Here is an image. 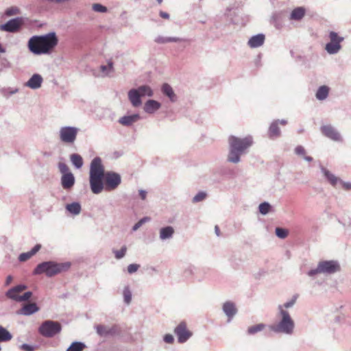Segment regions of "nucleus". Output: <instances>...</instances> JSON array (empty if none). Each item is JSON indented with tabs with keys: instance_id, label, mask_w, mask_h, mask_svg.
Returning a JSON list of instances; mask_svg holds the SVG:
<instances>
[{
	"instance_id": "nucleus-1",
	"label": "nucleus",
	"mask_w": 351,
	"mask_h": 351,
	"mask_svg": "<svg viewBox=\"0 0 351 351\" xmlns=\"http://www.w3.org/2000/svg\"><path fill=\"white\" fill-rule=\"evenodd\" d=\"M121 182V176L114 171H105L100 157H95L90 162L89 183L94 194L100 193L104 189L106 191L114 190Z\"/></svg>"
},
{
	"instance_id": "nucleus-2",
	"label": "nucleus",
	"mask_w": 351,
	"mask_h": 351,
	"mask_svg": "<svg viewBox=\"0 0 351 351\" xmlns=\"http://www.w3.org/2000/svg\"><path fill=\"white\" fill-rule=\"evenodd\" d=\"M58 43V38L53 32L45 35L33 36L28 41V49L35 55L49 54Z\"/></svg>"
},
{
	"instance_id": "nucleus-3",
	"label": "nucleus",
	"mask_w": 351,
	"mask_h": 351,
	"mask_svg": "<svg viewBox=\"0 0 351 351\" xmlns=\"http://www.w3.org/2000/svg\"><path fill=\"white\" fill-rule=\"evenodd\" d=\"M252 145V138L247 136L243 138L231 136L229 138L230 150L227 160L237 164L240 162L241 156L245 150Z\"/></svg>"
},
{
	"instance_id": "nucleus-4",
	"label": "nucleus",
	"mask_w": 351,
	"mask_h": 351,
	"mask_svg": "<svg viewBox=\"0 0 351 351\" xmlns=\"http://www.w3.org/2000/svg\"><path fill=\"white\" fill-rule=\"evenodd\" d=\"M71 267L69 262L57 263L55 261H45L39 263L34 269V275L45 274L47 277H52L63 271H67Z\"/></svg>"
},
{
	"instance_id": "nucleus-5",
	"label": "nucleus",
	"mask_w": 351,
	"mask_h": 351,
	"mask_svg": "<svg viewBox=\"0 0 351 351\" xmlns=\"http://www.w3.org/2000/svg\"><path fill=\"white\" fill-rule=\"evenodd\" d=\"M281 319L276 324L269 326V329L276 333L292 335L295 328L294 321L291 317L289 312L282 308V306H278Z\"/></svg>"
},
{
	"instance_id": "nucleus-6",
	"label": "nucleus",
	"mask_w": 351,
	"mask_h": 351,
	"mask_svg": "<svg viewBox=\"0 0 351 351\" xmlns=\"http://www.w3.org/2000/svg\"><path fill=\"white\" fill-rule=\"evenodd\" d=\"M341 267L337 261H322L318 263L316 268L309 270L307 275L310 277H315L319 274L330 275L339 271Z\"/></svg>"
},
{
	"instance_id": "nucleus-7",
	"label": "nucleus",
	"mask_w": 351,
	"mask_h": 351,
	"mask_svg": "<svg viewBox=\"0 0 351 351\" xmlns=\"http://www.w3.org/2000/svg\"><path fill=\"white\" fill-rule=\"evenodd\" d=\"M153 94V90L147 85H142L136 88H132L128 93V97L132 107L138 108L142 106V98L150 97Z\"/></svg>"
},
{
	"instance_id": "nucleus-8",
	"label": "nucleus",
	"mask_w": 351,
	"mask_h": 351,
	"mask_svg": "<svg viewBox=\"0 0 351 351\" xmlns=\"http://www.w3.org/2000/svg\"><path fill=\"white\" fill-rule=\"evenodd\" d=\"M62 330V326L58 322L46 320L38 328L39 333L47 338H51L59 334Z\"/></svg>"
},
{
	"instance_id": "nucleus-9",
	"label": "nucleus",
	"mask_w": 351,
	"mask_h": 351,
	"mask_svg": "<svg viewBox=\"0 0 351 351\" xmlns=\"http://www.w3.org/2000/svg\"><path fill=\"white\" fill-rule=\"evenodd\" d=\"M328 38L330 41L326 44L325 50L328 54H337L341 49V43L344 40V38L339 36L334 31L329 32Z\"/></svg>"
},
{
	"instance_id": "nucleus-10",
	"label": "nucleus",
	"mask_w": 351,
	"mask_h": 351,
	"mask_svg": "<svg viewBox=\"0 0 351 351\" xmlns=\"http://www.w3.org/2000/svg\"><path fill=\"white\" fill-rule=\"evenodd\" d=\"M79 130L74 126H62L59 130V138L64 144L72 145L77 139Z\"/></svg>"
},
{
	"instance_id": "nucleus-11",
	"label": "nucleus",
	"mask_w": 351,
	"mask_h": 351,
	"mask_svg": "<svg viewBox=\"0 0 351 351\" xmlns=\"http://www.w3.org/2000/svg\"><path fill=\"white\" fill-rule=\"evenodd\" d=\"M174 333L178 337V341L180 343L186 342L192 336V332L186 328L184 322H180L174 329Z\"/></svg>"
},
{
	"instance_id": "nucleus-12",
	"label": "nucleus",
	"mask_w": 351,
	"mask_h": 351,
	"mask_svg": "<svg viewBox=\"0 0 351 351\" xmlns=\"http://www.w3.org/2000/svg\"><path fill=\"white\" fill-rule=\"evenodd\" d=\"M97 333L104 337L115 336L120 333V329L118 326L114 325L111 327L99 324L95 326Z\"/></svg>"
},
{
	"instance_id": "nucleus-13",
	"label": "nucleus",
	"mask_w": 351,
	"mask_h": 351,
	"mask_svg": "<svg viewBox=\"0 0 351 351\" xmlns=\"http://www.w3.org/2000/svg\"><path fill=\"white\" fill-rule=\"evenodd\" d=\"M23 24V20L20 17H16L9 20L5 23L0 26V29L7 32H16L19 30Z\"/></svg>"
},
{
	"instance_id": "nucleus-14",
	"label": "nucleus",
	"mask_w": 351,
	"mask_h": 351,
	"mask_svg": "<svg viewBox=\"0 0 351 351\" xmlns=\"http://www.w3.org/2000/svg\"><path fill=\"white\" fill-rule=\"evenodd\" d=\"M27 289V285L19 284L13 287L10 288L5 293V296L11 300L19 302L20 293Z\"/></svg>"
},
{
	"instance_id": "nucleus-15",
	"label": "nucleus",
	"mask_w": 351,
	"mask_h": 351,
	"mask_svg": "<svg viewBox=\"0 0 351 351\" xmlns=\"http://www.w3.org/2000/svg\"><path fill=\"white\" fill-rule=\"evenodd\" d=\"M320 130L325 136L332 141H339L341 140L339 132L331 125H322Z\"/></svg>"
},
{
	"instance_id": "nucleus-16",
	"label": "nucleus",
	"mask_w": 351,
	"mask_h": 351,
	"mask_svg": "<svg viewBox=\"0 0 351 351\" xmlns=\"http://www.w3.org/2000/svg\"><path fill=\"white\" fill-rule=\"evenodd\" d=\"M114 71L113 62L111 60L108 62L106 65H101L99 66V71H94L93 75L96 77H105L109 76V75Z\"/></svg>"
},
{
	"instance_id": "nucleus-17",
	"label": "nucleus",
	"mask_w": 351,
	"mask_h": 351,
	"mask_svg": "<svg viewBox=\"0 0 351 351\" xmlns=\"http://www.w3.org/2000/svg\"><path fill=\"white\" fill-rule=\"evenodd\" d=\"M43 82V77L38 73L32 75L27 82L25 83V86L30 88L33 90L38 89L41 87Z\"/></svg>"
},
{
	"instance_id": "nucleus-18",
	"label": "nucleus",
	"mask_w": 351,
	"mask_h": 351,
	"mask_svg": "<svg viewBox=\"0 0 351 351\" xmlns=\"http://www.w3.org/2000/svg\"><path fill=\"white\" fill-rule=\"evenodd\" d=\"M319 167L324 178L330 183L331 186L335 187L337 183L340 182L341 178L337 177L335 175L332 173L329 170H328L321 164H319Z\"/></svg>"
},
{
	"instance_id": "nucleus-19",
	"label": "nucleus",
	"mask_w": 351,
	"mask_h": 351,
	"mask_svg": "<svg viewBox=\"0 0 351 351\" xmlns=\"http://www.w3.org/2000/svg\"><path fill=\"white\" fill-rule=\"evenodd\" d=\"M60 182L61 185L64 190H71L75 182V176L73 173L62 175Z\"/></svg>"
},
{
	"instance_id": "nucleus-20",
	"label": "nucleus",
	"mask_w": 351,
	"mask_h": 351,
	"mask_svg": "<svg viewBox=\"0 0 351 351\" xmlns=\"http://www.w3.org/2000/svg\"><path fill=\"white\" fill-rule=\"evenodd\" d=\"M161 92L162 95L167 97L169 101L176 103L178 101V96L175 93L173 88L167 83H164L161 86Z\"/></svg>"
},
{
	"instance_id": "nucleus-21",
	"label": "nucleus",
	"mask_w": 351,
	"mask_h": 351,
	"mask_svg": "<svg viewBox=\"0 0 351 351\" xmlns=\"http://www.w3.org/2000/svg\"><path fill=\"white\" fill-rule=\"evenodd\" d=\"M280 119L274 120L270 124L268 129V136L271 139H276L281 135V131L279 128Z\"/></svg>"
},
{
	"instance_id": "nucleus-22",
	"label": "nucleus",
	"mask_w": 351,
	"mask_h": 351,
	"mask_svg": "<svg viewBox=\"0 0 351 351\" xmlns=\"http://www.w3.org/2000/svg\"><path fill=\"white\" fill-rule=\"evenodd\" d=\"M222 309L223 313L228 317L229 321H230L237 313V309L235 306L234 303L230 301L226 302L223 304Z\"/></svg>"
},
{
	"instance_id": "nucleus-23",
	"label": "nucleus",
	"mask_w": 351,
	"mask_h": 351,
	"mask_svg": "<svg viewBox=\"0 0 351 351\" xmlns=\"http://www.w3.org/2000/svg\"><path fill=\"white\" fill-rule=\"evenodd\" d=\"M265 36L263 34L252 36L248 40L247 45L251 48H257L264 44Z\"/></svg>"
},
{
	"instance_id": "nucleus-24",
	"label": "nucleus",
	"mask_w": 351,
	"mask_h": 351,
	"mask_svg": "<svg viewBox=\"0 0 351 351\" xmlns=\"http://www.w3.org/2000/svg\"><path fill=\"white\" fill-rule=\"evenodd\" d=\"M39 311L36 303H27L23 305V306L19 311V313L21 315L29 316Z\"/></svg>"
},
{
	"instance_id": "nucleus-25",
	"label": "nucleus",
	"mask_w": 351,
	"mask_h": 351,
	"mask_svg": "<svg viewBox=\"0 0 351 351\" xmlns=\"http://www.w3.org/2000/svg\"><path fill=\"white\" fill-rule=\"evenodd\" d=\"M140 118V116L138 114H134L131 115H125L122 117H121L119 119V123L124 126H130L134 123L137 121Z\"/></svg>"
},
{
	"instance_id": "nucleus-26",
	"label": "nucleus",
	"mask_w": 351,
	"mask_h": 351,
	"mask_svg": "<svg viewBox=\"0 0 351 351\" xmlns=\"http://www.w3.org/2000/svg\"><path fill=\"white\" fill-rule=\"evenodd\" d=\"M66 210L71 215L76 216L80 215L82 211L81 204L77 202H73L70 204H66L65 206Z\"/></svg>"
},
{
	"instance_id": "nucleus-27",
	"label": "nucleus",
	"mask_w": 351,
	"mask_h": 351,
	"mask_svg": "<svg viewBox=\"0 0 351 351\" xmlns=\"http://www.w3.org/2000/svg\"><path fill=\"white\" fill-rule=\"evenodd\" d=\"M41 248L40 244H36L34 247L29 252L21 253L19 256V261L20 262H25L29 259L32 256L36 254Z\"/></svg>"
},
{
	"instance_id": "nucleus-28",
	"label": "nucleus",
	"mask_w": 351,
	"mask_h": 351,
	"mask_svg": "<svg viewBox=\"0 0 351 351\" xmlns=\"http://www.w3.org/2000/svg\"><path fill=\"white\" fill-rule=\"evenodd\" d=\"M305 8L298 7L293 9L290 14V19L294 21H300L305 15Z\"/></svg>"
},
{
	"instance_id": "nucleus-29",
	"label": "nucleus",
	"mask_w": 351,
	"mask_h": 351,
	"mask_svg": "<svg viewBox=\"0 0 351 351\" xmlns=\"http://www.w3.org/2000/svg\"><path fill=\"white\" fill-rule=\"evenodd\" d=\"M174 229L171 226L162 228L160 230V238L162 240L168 239L172 237Z\"/></svg>"
},
{
	"instance_id": "nucleus-30",
	"label": "nucleus",
	"mask_w": 351,
	"mask_h": 351,
	"mask_svg": "<svg viewBox=\"0 0 351 351\" xmlns=\"http://www.w3.org/2000/svg\"><path fill=\"white\" fill-rule=\"evenodd\" d=\"M328 93L329 88L326 86H322L318 88L315 94V97L319 101H323L328 97Z\"/></svg>"
},
{
	"instance_id": "nucleus-31",
	"label": "nucleus",
	"mask_w": 351,
	"mask_h": 351,
	"mask_svg": "<svg viewBox=\"0 0 351 351\" xmlns=\"http://www.w3.org/2000/svg\"><path fill=\"white\" fill-rule=\"evenodd\" d=\"M185 39L180 38L178 37H163V36H158L155 39V42L158 43L164 44L167 43H178L182 41H185Z\"/></svg>"
},
{
	"instance_id": "nucleus-32",
	"label": "nucleus",
	"mask_w": 351,
	"mask_h": 351,
	"mask_svg": "<svg viewBox=\"0 0 351 351\" xmlns=\"http://www.w3.org/2000/svg\"><path fill=\"white\" fill-rule=\"evenodd\" d=\"M70 160L73 165L76 169H80L83 166V158L82 157L78 154H73L70 156Z\"/></svg>"
},
{
	"instance_id": "nucleus-33",
	"label": "nucleus",
	"mask_w": 351,
	"mask_h": 351,
	"mask_svg": "<svg viewBox=\"0 0 351 351\" xmlns=\"http://www.w3.org/2000/svg\"><path fill=\"white\" fill-rule=\"evenodd\" d=\"M265 327L266 325L263 323L254 325L247 328V333L249 335H253L258 332L262 331L263 329H265Z\"/></svg>"
},
{
	"instance_id": "nucleus-34",
	"label": "nucleus",
	"mask_w": 351,
	"mask_h": 351,
	"mask_svg": "<svg viewBox=\"0 0 351 351\" xmlns=\"http://www.w3.org/2000/svg\"><path fill=\"white\" fill-rule=\"evenodd\" d=\"M86 345L83 342L74 341L66 349V351H83Z\"/></svg>"
},
{
	"instance_id": "nucleus-35",
	"label": "nucleus",
	"mask_w": 351,
	"mask_h": 351,
	"mask_svg": "<svg viewBox=\"0 0 351 351\" xmlns=\"http://www.w3.org/2000/svg\"><path fill=\"white\" fill-rule=\"evenodd\" d=\"M19 91L18 88H4L1 89V94L5 97H10L11 95L17 93Z\"/></svg>"
},
{
	"instance_id": "nucleus-36",
	"label": "nucleus",
	"mask_w": 351,
	"mask_h": 351,
	"mask_svg": "<svg viewBox=\"0 0 351 351\" xmlns=\"http://www.w3.org/2000/svg\"><path fill=\"white\" fill-rule=\"evenodd\" d=\"M271 208V206L270 205V204L267 202H265L259 204L258 210L262 215H265L269 213Z\"/></svg>"
},
{
	"instance_id": "nucleus-37",
	"label": "nucleus",
	"mask_w": 351,
	"mask_h": 351,
	"mask_svg": "<svg viewBox=\"0 0 351 351\" xmlns=\"http://www.w3.org/2000/svg\"><path fill=\"white\" fill-rule=\"evenodd\" d=\"M126 252L127 247L125 245L122 246L119 250H112V252L114 254L115 258L118 260L123 258L125 256Z\"/></svg>"
},
{
	"instance_id": "nucleus-38",
	"label": "nucleus",
	"mask_w": 351,
	"mask_h": 351,
	"mask_svg": "<svg viewBox=\"0 0 351 351\" xmlns=\"http://www.w3.org/2000/svg\"><path fill=\"white\" fill-rule=\"evenodd\" d=\"M124 302L129 304L132 301V292L128 287H125L123 292Z\"/></svg>"
},
{
	"instance_id": "nucleus-39",
	"label": "nucleus",
	"mask_w": 351,
	"mask_h": 351,
	"mask_svg": "<svg viewBox=\"0 0 351 351\" xmlns=\"http://www.w3.org/2000/svg\"><path fill=\"white\" fill-rule=\"evenodd\" d=\"M206 196H207V194L206 192L199 191L193 197L192 202L193 203H197V202H202L206 199Z\"/></svg>"
},
{
	"instance_id": "nucleus-40",
	"label": "nucleus",
	"mask_w": 351,
	"mask_h": 351,
	"mask_svg": "<svg viewBox=\"0 0 351 351\" xmlns=\"http://www.w3.org/2000/svg\"><path fill=\"white\" fill-rule=\"evenodd\" d=\"M275 233L278 238L285 239L287 237L289 232L287 230L278 227L275 229Z\"/></svg>"
},
{
	"instance_id": "nucleus-41",
	"label": "nucleus",
	"mask_w": 351,
	"mask_h": 351,
	"mask_svg": "<svg viewBox=\"0 0 351 351\" xmlns=\"http://www.w3.org/2000/svg\"><path fill=\"white\" fill-rule=\"evenodd\" d=\"M92 8L95 12L100 13H105L108 11L107 8L100 3H94Z\"/></svg>"
},
{
	"instance_id": "nucleus-42",
	"label": "nucleus",
	"mask_w": 351,
	"mask_h": 351,
	"mask_svg": "<svg viewBox=\"0 0 351 351\" xmlns=\"http://www.w3.org/2000/svg\"><path fill=\"white\" fill-rule=\"evenodd\" d=\"M144 110L148 113H154V99H149L145 103Z\"/></svg>"
},
{
	"instance_id": "nucleus-43",
	"label": "nucleus",
	"mask_w": 351,
	"mask_h": 351,
	"mask_svg": "<svg viewBox=\"0 0 351 351\" xmlns=\"http://www.w3.org/2000/svg\"><path fill=\"white\" fill-rule=\"evenodd\" d=\"M58 167L62 175H65L66 173H71L69 170V167L64 162H59Z\"/></svg>"
},
{
	"instance_id": "nucleus-44",
	"label": "nucleus",
	"mask_w": 351,
	"mask_h": 351,
	"mask_svg": "<svg viewBox=\"0 0 351 351\" xmlns=\"http://www.w3.org/2000/svg\"><path fill=\"white\" fill-rule=\"evenodd\" d=\"M194 271V267L192 265L187 266L183 272V276L186 278H189L193 276Z\"/></svg>"
},
{
	"instance_id": "nucleus-45",
	"label": "nucleus",
	"mask_w": 351,
	"mask_h": 351,
	"mask_svg": "<svg viewBox=\"0 0 351 351\" xmlns=\"http://www.w3.org/2000/svg\"><path fill=\"white\" fill-rule=\"evenodd\" d=\"M298 295H294L293 296V298H291V300L285 302L284 304H283V306L285 308H291L296 302V300H297V298H298Z\"/></svg>"
},
{
	"instance_id": "nucleus-46",
	"label": "nucleus",
	"mask_w": 351,
	"mask_h": 351,
	"mask_svg": "<svg viewBox=\"0 0 351 351\" xmlns=\"http://www.w3.org/2000/svg\"><path fill=\"white\" fill-rule=\"evenodd\" d=\"M139 267H140V265L138 264H136V263L130 264L128 266V269H127L128 272L130 274H132L135 273L136 271H137V270L138 269Z\"/></svg>"
},
{
	"instance_id": "nucleus-47",
	"label": "nucleus",
	"mask_w": 351,
	"mask_h": 351,
	"mask_svg": "<svg viewBox=\"0 0 351 351\" xmlns=\"http://www.w3.org/2000/svg\"><path fill=\"white\" fill-rule=\"evenodd\" d=\"M32 296V292L27 291L24 293L23 295H20V298H19V302L28 301Z\"/></svg>"
},
{
	"instance_id": "nucleus-48",
	"label": "nucleus",
	"mask_w": 351,
	"mask_h": 351,
	"mask_svg": "<svg viewBox=\"0 0 351 351\" xmlns=\"http://www.w3.org/2000/svg\"><path fill=\"white\" fill-rule=\"evenodd\" d=\"M20 349L23 351H34V346L32 345H29L27 343H23L20 346Z\"/></svg>"
},
{
	"instance_id": "nucleus-49",
	"label": "nucleus",
	"mask_w": 351,
	"mask_h": 351,
	"mask_svg": "<svg viewBox=\"0 0 351 351\" xmlns=\"http://www.w3.org/2000/svg\"><path fill=\"white\" fill-rule=\"evenodd\" d=\"M295 153L299 156H304L306 151L302 146L298 145L295 148Z\"/></svg>"
},
{
	"instance_id": "nucleus-50",
	"label": "nucleus",
	"mask_w": 351,
	"mask_h": 351,
	"mask_svg": "<svg viewBox=\"0 0 351 351\" xmlns=\"http://www.w3.org/2000/svg\"><path fill=\"white\" fill-rule=\"evenodd\" d=\"M339 184H341L343 189L345 191H350L351 190V182H345L341 179Z\"/></svg>"
},
{
	"instance_id": "nucleus-51",
	"label": "nucleus",
	"mask_w": 351,
	"mask_h": 351,
	"mask_svg": "<svg viewBox=\"0 0 351 351\" xmlns=\"http://www.w3.org/2000/svg\"><path fill=\"white\" fill-rule=\"evenodd\" d=\"M18 10L16 8H10L6 10L5 14L8 16L14 15L18 12Z\"/></svg>"
},
{
	"instance_id": "nucleus-52",
	"label": "nucleus",
	"mask_w": 351,
	"mask_h": 351,
	"mask_svg": "<svg viewBox=\"0 0 351 351\" xmlns=\"http://www.w3.org/2000/svg\"><path fill=\"white\" fill-rule=\"evenodd\" d=\"M164 341L167 343H172L174 341V338L172 335L167 334L164 337Z\"/></svg>"
},
{
	"instance_id": "nucleus-53",
	"label": "nucleus",
	"mask_w": 351,
	"mask_h": 351,
	"mask_svg": "<svg viewBox=\"0 0 351 351\" xmlns=\"http://www.w3.org/2000/svg\"><path fill=\"white\" fill-rule=\"evenodd\" d=\"M152 221V218L149 217H143L142 219H141L138 223H139V225L141 226H142L143 224L147 223V222H150Z\"/></svg>"
},
{
	"instance_id": "nucleus-54",
	"label": "nucleus",
	"mask_w": 351,
	"mask_h": 351,
	"mask_svg": "<svg viewBox=\"0 0 351 351\" xmlns=\"http://www.w3.org/2000/svg\"><path fill=\"white\" fill-rule=\"evenodd\" d=\"M13 280V278L11 275H9L6 277V279H5V283H4V286L5 287H8L12 282Z\"/></svg>"
},
{
	"instance_id": "nucleus-55",
	"label": "nucleus",
	"mask_w": 351,
	"mask_h": 351,
	"mask_svg": "<svg viewBox=\"0 0 351 351\" xmlns=\"http://www.w3.org/2000/svg\"><path fill=\"white\" fill-rule=\"evenodd\" d=\"M159 15L163 19H169V14L167 12H165L163 11H160Z\"/></svg>"
},
{
	"instance_id": "nucleus-56",
	"label": "nucleus",
	"mask_w": 351,
	"mask_h": 351,
	"mask_svg": "<svg viewBox=\"0 0 351 351\" xmlns=\"http://www.w3.org/2000/svg\"><path fill=\"white\" fill-rule=\"evenodd\" d=\"M147 191L145 190H140L139 191V195L142 199H145L146 197Z\"/></svg>"
},
{
	"instance_id": "nucleus-57",
	"label": "nucleus",
	"mask_w": 351,
	"mask_h": 351,
	"mask_svg": "<svg viewBox=\"0 0 351 351\" xmlns=\"http://www.w3.org/2000/svg\"><path fill=\"white\" fill-rule=\"evenodd\" d=\"M141 227V226L139 225V223L137 222L136 223H135V224L133 226V227H132V231H133V232H135V231H136L138 228H140Z\"/></svg>"
},
{
	"instance_id": "nucleus-58",
	"label": "nucleus",
	"mask_w": 351,
	"mask_h": 351,
	"mask_svg": "<svg viewBox=\"0 0 351 351\" xmlns=\"http://www.w3.org/2000/svg\"><path fill=\"white\" fill-rule=\"evenodd\" d=\"M161 106V104L159 101H155V111L158 110Z\"/></svg>"
},
{
	"instance_id": "nucleus-59",
	"label": "nucleus",
	"mask_w": 351,
	"mask_h": 351,
	"mask_svg": "<svg viewBox=\"0 0 351 351\" xmlns=\"http://www.w3.org/2000/svg\"><path fill=\"white\" fill-rule=\"evenodd\" d=\"M304 159L307 162L313 161V158L311 156H304Z\"/></svg>"
},
{
	"instance_id": "nucleus-60",
	"label": "nucleus",
	"mask_w": 351,
	"mask_h": 351,
	"mask_svg": "<svg viewBox=\"0 0 351 351\" xmlns=\"http://www.w3.org/2000/svg\"><path fill=\"white\" fill-rule=\"evenodd\" d=\"M215 234L219 237L220 234V230H219L218 226H215Z\"/></svg>"
},
{
	"instance_id": "nucleus-61",
	"label": "nucleus",
	"mask_w": 351,
	"mask_h": 351,
	"mask_svg": "<svg viewBox=\"0 0 351 351\" xmlns=\"http://www.w3.org/2000/svg\"><path fill=\"white\" fill-rule=\"evenodd\" d=\"M279 123L285 125L287 123V121L286 119H280Z\"/></svg>"
},
{
	"instance_id": "nucleus-62",
	"label": "nucleus",
	"mask_w": 351,
	"mask_h": 351,
	"mask_svg": "<svg viewBox=\"0 0 351 351\" xmlns=\"http://www.w3.org/2000/svg\"><path fill=\"white\" fill-rule=\"evenodd\" d=\"M231 11V8H227V10H226V14H228V12H230Z\"/></svg>"
},
{
	"instance_id": "nucleus-63",
	"label": "nucleus",
	"mask_w": 351,
	"mask_h": 351,
	"mask_svg": "<svg viewBox=\"0 0 351 351\" xmlns=\"http://www.w3.org/2000/svg\"><path fill=\"white\" fill-rule=\"evenodd\" d=\"M159 4H160L162 2V0H157Z\"/></svg>"
}]
</instances>
